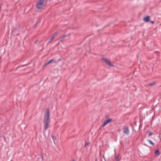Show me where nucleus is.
<instances>
[{"mask_svg": "<svg viewBox=\"0 0 161 161\" xmlns=\"http://www.w3.org/2000/svg\"><path fill=\"white\" fill-rule=\"evenodd\" d=\"M50 116L49 110L47 108L46 110V114L44 115V119L43 121L44 125V130H46L48 127L49 124L50 122L49 119Z\"/></svg>", "mask_w": 161, "mask_h": 161, "instance_id": "f257e3e1", "label": "nucleus"}, {"mask_svg": "<svg viewBox=\"0 0 161 161\" xmlns=\"http://www.w3.org/2000/svg\"><path fill=\"white\" fill-rule=\"evenodd\" d=\"M44 0H39L37 2L36 7L38 9H43L45 7L44 4Z\"/></svg>", "mask_w": 161, "mask_h": 161, "instance_id": "f03ea898", "label": "nucleus"}, {"mask_svg": "<svg viewBox=\"0 0 161 161\" xmlns=\"http://www.w3.org/2000/svg\"><path fill=\"white\" fill-rule=\"evenodd\" d=\"M101 60L104 61L109 67L114 66V65L111 64V62L107 58H103L101 59Z\"/></svg>", "mask_w": 161, "mask_h": 161, "instance_id": "7ed1b4c3", "label": "nucleus"}, {"mask_svg": "<svg viewBox=\"0 0 161 161\" xmlns=\"http://www.w3.org/2000/svg\"><path fill=\"white\" fill-rule=\"evenodd\" d=\"M61 60L60 58L58 59L57 60H54V59H52L49 61L47 63L45 64V65H47L48 64H50L52 63H57L59 61Z\"/></svg>", "mask_w": 161, "mask_h": 161, "instance_id": "20e7f679", "label": "nucleus"}, {"mask_svg": "<svg viewBox=\"0 0 161 161\" xmlns=\"http://www.w3.org/2000/svg\"><path fill=\"white\" fill-rule=\"evenodd\" d=\"M112 120V119H108L107 120L105 121L103 124L101 125L100 126L101 127L103 128L106 125L109 123L110 121Z\"/></svg>", "mask_w": 161, "mask_h": 161, "instance_id": "39448f33", "label": "nucleus"}, {"mask_svg": "<svg viewBox=\"0 0 161 161\" xmlns=\"http://www.w3.org/2000/svg\"><path fill=\"white\" fill-rule=\"evenodd\" d=\"M123 132L126 135H128L129 134L130 131L128 127H125L124 130Z\"/></svg>", "mask_w": 161, "mask_h": 161, "instance_id": "423d86ee", "label": "nucleus"}, {"mask_svg": "<svg viewBox=\"0 0 161 161\" xmlns=\"http://www.w3.org/2000/svg\"><path fill=\"white\" fill-rule=\"evenodd\" d=\"M150 17L149 16H148L144 17L143 20L145 22H148L150 20Z\"/></svg>", "mask_w": 161, "mask_h": 161, "instance_id": "0eeeda50", "label": "nucleus"}, {"mask_svg": "<svg viewBox=\"0 0 161 161\" xmlns=\"http://www.w3.org/2000/svg\"><path fill=\"white\" fill-rule=\"evenodd\" d=\"M155 153L156 155L157 156H158L160 154L159 151L158 149H157L155 150Z\"/></svg>", "mask_w": 161, "mask_h": 161, "instance_id": "6e6552de", "label": "nucleus"}, {"mask_svg": "<svg viewBox=\"0 0 161 161\" xmlns=\"http://www.w3.org/2000/svg\"><path fill=\"white\" fill-rule=\"evenodd\" d=\"M147 141L150 144L152 145H154V143L153 142H152L151 140H147Z\"/></svg>", "mask_w": 161, "mask_h": 161, "instance_id": "1a4fd4ad", "label": "nucleus"}, {"mask_svg": "<svg viewBox=\"0 0 161 161\" xmlns=\"http://www.w3.org/2000/svg\"><path fill=\"white\" fill-rule=\"evenodd\" d=\"M156 84V82L155 81H154L152 83H149V85L150 86H152Z\"/></svg>", "mask_w": 161, "mask_h": 161, "instance_id": "9d476101", "label": "nucleus"}, {"mask_svg": "<svg viewBox=\"0 0 161 161\" xmlns=\"http://www.w3.org/2000/svg\"><path fill=\"white\" fill-rule=\"evenodd\" d=\"M54 38V37H52L51 39H50L48 42H51L53 41Z\"/></svg>", "mask_w": 161, "mask_h": 161, "instance_id": "9b49d317", "label": "nucleus"}, {"mask_svg": "<svg viewBox=\"0 0 161 161\" xmlns=\"http://www.w3.org/2000/svg\"><path fill=\"white\" fill-rule=\"evenodd\" d=\"M148 135L149 136H151L152 134V133L151 132L149 131L147 132Z\"/></svg>", "mask_w": 161, "mask_h": 161, "instance_id": "f8f14e48", "label": "nucleus"}, {"mask_svg": "<svg viewBox=\"0 0 161 161\" xmlns=\"http://www.w3.org/2000/svg\"><path fill=\"white\" fill-rule=\"evenodd\" d=\"M57 32H56L53 35L52 37H54H54H55L57 36Z\"/></svg>", "mask_w": 161, "mask_h": 161, "instance_id": "ddd939ff", "label": "nucleus"}, {"mask_svg": "<svg viewBox=\"0 0 161 161\" xmlns=\"http://www.w3.org/2000/svg\"><path fill=\"white\" fill-rule=\"evenodd\" d=\"M52 139L54 141L55 140H56V138L55 137V136H52Z\"/></svg>", "mask_w": 161, "mask_h": 161, "instance_id": "4468645a", "label": "nucleus"}, {"mask_svg": "<svg viewBox=\"0 0 161 161\" xmlns=\"http://www.w3.org/2000/svg\"><path fill=\"white\" fill-rule=\"evenodd\" d=\"M116 161H119V157L118 156H116L115 157Z\"/></svg>", "mask_w": 161, "mask_h": 161, "instance_id": "2eb2a0df", "label": "nucleus"}, {"mask_svg": "<svg viewBox=\"0 0 161 161\" xmlns=\"http://www.w3.org/2000/svg\"><path fill=\"white\" fill-rule=\"evenodd\" d=\"M88 144H89V143L86 142L85 143V147H86V146L88 145Z\"/></svg>", "mask_w": 161, "mask_h": 161, "instance_id": "dca6fc26", "label": "nucleus"}, {"mask_svg": "<svg viewBox=\"0 0 161 161\" xmlns=\"http://www.w3.org/2000/svg\"><path fill=\"white\" fill-rule=\"evenodd\" d=\"M150 22L152 24H153L154 23V22L153 21H150Z\"/></svg>", "mask_w": 161, "mask_h": 161, "instance_id": "f3484780", "label": "nucleus"}, {"mask_svg": "<svg viewBox=\"0 0 161 161\" xmlns=\"http://www.w3.org/2000/svg\"><path fill=\"white\" fill-rule=\"evenodd\" d=\"M41 157H42V160H43V156L42 154H41Z\"/></svg>", "mask_w": 161, "mask_h": 161, "instance_id": "a211bd4d", "label": "nucleus"}, {"mask_svg": "<svg viewBox=\"0 0 161 161\" xmlns=\"http://www.w3.org/2000/svg\"><path fill=\"white\" fill-rule=\"evenodd\" d=\"M72 161H75V159H73Z\"/></svg>", "mask_w": 161, "mask_h": 161, "instance_id": "6ab92c4d", "label": "nucleus"}, {"mask_svg": "<svg viewBox=\"0 0 161 161\" xmlns=\"http://www.w3.org/2000/svg\"><path fill=\"white\" fill-rule=\"evenodd\" d=\"M135 71H134V74L135 73Z\"/></svg>", "mask_w": 161, "mask_h": 161, "instance_id": "aec40b11", "label": "nucleus"}]
</instances>
